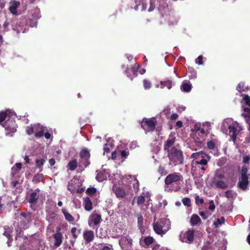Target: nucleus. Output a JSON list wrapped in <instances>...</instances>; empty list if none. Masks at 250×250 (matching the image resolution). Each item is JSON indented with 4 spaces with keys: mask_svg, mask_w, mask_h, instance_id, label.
Listing matches in <instances>:
<instances>
[{
    "mask_svg": "<svg viewBox=\"0 0 250 250\" xmlns=\"http://www.w3.org/2000/svg\"><path fill=\"white\" fill-rule=\"evenodd\" d=\"M153 228L156 233L163 235L170 229V221L165 218H161L154 222Z\"/></svg>",
    "mask_w": 250,
    "mask_h": 250,
    "instance_id": "1",
    "label": "nucleus"
},
{
    "mask_svg": "<svg viewBox=\"0 0 250 250\" xmlns=\"http://www.w3.org/2000/svg\"><path fill=\"white\" fill-rule=\"evenodd\" d=\"M167 152V157L170 162H172L175 165L177 163L182 164L184 161V156L183 151L177 148L175 146H173L170 150Z\"/></svg>",
    "mask_w": 250,
    "mask_h": 250,
    "instance_id": "2",
    "label": "nucleus"
},
{
    "mask_svg": "<svg viewBox=\"0 0 250 250\" xmlns=\"http://www.w3.org/2000/svg\"><path fill=\"white\" fill-rule=\"evenodd\" d=\"M249 168L246 166L242 167L240 171V176L238 183V187L242 190H245L249 184V177L250 174H248Z\"/></svg>",
    "mask_w": 250,
    "mask_h": 250,
    "instance_id": "3",
    "label": "nucleus"
},
{
    "mask_svg": "<svg viewBox=\"0 0 250 250\" xmlns=\"http://www.w3.org/2000/svg\"><path fill=\"white\" fill-rule=\"evenodd\" d=\"M90 156L87 148L83 149L79 153V167L83 169L87 167L90 164Z\"/></svg>",
    "mask_w": 250,
    "mask_h": 250,
    "instance_id": "4",
    "label": "nucleus"
},
{
    "mask_svg": "<svg viewBox=\"0 0 250 250\" xmlns=\"http://www.w3.org/2000/svg\"><path fill=\"white\" fill-rule=\"evenodd\" d=\"M157 125L155 118H144L141 123V127L146 131H153Z\"/></svg>",
    "mask_w": 250,
    "mask_h": 250,
    "instance_id": "5",
    "label": "nucleus"
},
{
    "mask_svg": "<svg viewBox=\"0 0 250 250\" xmlns=\"http://www.w3.org/2000/svg\"><path fill=\"white\" fill-rule=\"evenodd\" d=\"M183 176L178 172H174L168 174L165 180V183L166 185H169L173 183H177L180 181H182Z\"/></svg>",
    "mask_w": 250,
    "mask_h": 250,
    "instance_id": "6",
    "label": "nucleus"
},
{
    "mask_svg": "<svg viewBox=\"0 0 250 250\" xmlns=\"http://www.w3.org/2000/svg\"><path fill=\"white\" fill-rule=\"evenodd\" d=\"M2 126L7 131L10 133L15 132L17 131V128L18 127L15 121L13 119H7L6 121L3 123Z\"/></svg>",
    "mask_w": 250,
    "mask_h": 250,
    "instance_id": "7",
    "label": "nucleus"
},
{
    "mask_svg": "<svg viewBox=\"0 0 250 250\" xmlns=\"http://www.w3.org/2000/svg\"><path fill=\"white\" fill-rule=\"evenodd\" d=\"M195 231L193 229H190L186 233L181 234L180 238L183 242L186 243H191L193 242L194 238Z\"/></svg>",
    "mask_w": 250,
    "mask_h": 250,
    "instance_id": "8",
    "label": "nucleus"
},
{
    "mask_svg": "<svg viewBox=\"0 0 250 250\" xmlns=\"http://www.w3.org/2000/svg\"><path fill=\"white\" fill-rule=\"evenodd\" d=\"M102 221V217L100 214L93 212L88 219V225L90 226H97Z\"/></svg>",
    "mask_w": 250,
    "mask_h": 250,
    "instance_id": "9",
    "label": "nucleus"
},
{
    "mask_svg": "<svg viewBox=\"0 0 250 250\" xmlns=\"http://www.w3.org/2000/svg\"><path fill=\"white\" fill-rule=\"evenodd\" d=\"M112 190L117 198H124L126 196L125 189L116 184L113 186Z\"/></svg>",
    "mask_w": 250,
    "mask_h": 250,
    "instance_id": "10",
    "label": "nucleus"
},
{
    "mask_svg": "<svg viewBox=\"0 0 250 250\" xmlns=\"http://www.w3.org/2000/svg\"><path fill=\"white\" fill-rule=\"evenodd\" d=\"M83 237L86 244L93 241L94 239V231L91 230H86L84 231L83 233Z\"/></svg>",
    "mask_w": 250,
    "mask_h": 250,
    "instance_id": "11",
    "label": "nucleus"
},
{
    "mask_svg": "<svg viewBox=\"0 0 250 250\" xmlns=\"http://www.w3.org/2000/svg\"><path fill=\"white\" fill-rule=\"evenodd\" d=\"M40 191V190L39 188H37L29 194L27 200L30 204H34L37 203L39 199L38 193H39Z\"/></svg>",
    "mask_w": 250,
    "mask_h": 250,
    "instance_id": "12",
    "label": "nucleus"
},
{
    "mask_svg": "<svg viewBox=\"0 0 250 250\" xmlns=\"http://www.w3.org/2000/svg\"><path fill=\"white\" fill-rule=\"evenodd\" d=\"M176 138L175 137H172L171 138H168L166 141L165 142L164 144V150L168 152L170 150V148H172L175 142Z\"/></svg>",
    "mask_w": 250,
    "mask_h": 250,
    "instance_id": "13",
    "label": "nucleus"
},
{
    "mask_svg": "<svg viewBox=\"0 0 250 250\" xmlns=\"http://www.w3.org/2000/svg\"><path fill=\"white\" fill-rule=\"evenodd\" d=\"M127 180H130L129 182L133 185V188L135 190H138L139 188V182L134 176L128 175L125 176Z\"/></svg>",
    "mask_w": 250,
    "mask_h": 250,
    "instance_id": "14",
    "label": "nucleus"
},
{
    "mask_svg": "<svg viewBox=\"0 0 250 250\" xmlns=\"http://www.w3.org/2000/svg\"><path fill=\"white\" fill-rule=\"evenodd\" d=\"M53 237L55 239L54 246L56 248L59 247L62 242V234L58 231L53 235Z\"/></svg>",
    "mask_w": 250,
    "mask_h": 250,
    "instance_id": "15",
    "label": "nucleus"
},
{
    "mask_svg": "<svg viewBox=\"0 0 250 250\" xmlns=\"http://www.w3.org/2000/svg\"><path fill=\"white\" fill-rule=\"evenodd\" d=\"M228 129L229 130V135L231 137L232 141L235 143L236 137L238 134V131L236 128L233 125H229L228 127Z\"/></svg>",
    "mask_w": 250,
    "mask_h": 250,
    "instance_id": "16",
    "label": "nucleus"
},
{
    "mask_svg": "<svg viewBox=\"0 0 250 250\" xmlns=\"http://www.w3.org/2000/svg\"><path fill=\"white\" fill-rule=\"evenodd\" d=\"M82 229H77L76 227H73L71 229V232L72 234L73 238L74 239V240H71L70 241V243L72 246L74 245L75 240L78 238L79 235L81 233Z\"/></svg>",
    "mask_w": 250,
    "mask_h": 250,
    "instance_id": "17",
    "label": "nucleus"
},
{
    "mask_svg": "<svg viewBox=\"0 0 250 250\" xmlns=\"http://www.w3.org/2000/svg\"><path fill=\"white\" fill-rule=\"evenodd\" d=\"M201 223L202 221L198 215L193 214L191 215L190 220V224L191 226H199L201 225Z\"/></svg>",
    "mask_w": 250,
    "mask_h": 250,
    "instance_id": "18",
    "label": "nucleus"
},
{
    "mask_svg": "<svg viewBox=\"0 0 250 250\" xmlns=\"http://www.w3.org/2000/svg\"><path fill=\"white\" fill-rule=\"evenodd\" d=\"M11 5L9 7L10 12L13 15L17 14V8L20 5V2L18 1L13 0L10 2Z\"/></svg>",
    "mask_w": 250,
    "mask_h": 250,
    "instance_id": "19",
    "label": "nucleus"
},
{
    "mask_svg": "<svg viewBox=\"0 0 250 250\" xmlns=\"http://www.w3.org/2000/svg\"><path fill=\"white\" fill-rule=\"evenodd\" d=\"M22 164L21 163H16L12 167L11 175L15 177L21 169Z\"/></svg>",
    "mask_w": 250,
    "mask_h": 250,
    "instance_id": "20",
    "label": "nucleus"
},
{
    "mask_svg": "<svg viewBox=\"0 0 250 250\" xmlns=\"http://www.w3.org/2000/svg\"><path fill=\"white\" fill-rule=\"evenodd\" d=\"M62 211L64 216L65 219L69 223L74 225L75 224L74 217L72 215H71L65 209H62Z\"/></svg>",
    "mask_w": 250,
    "mask_h": 250,
    "instance_id": "21",
    "label": "nucleus"
},
{
    "mask_svg": "<svg viewBox=\"0 0 250 250\" xmlns=\"http://www.w3.org/2000/svg\"><path fill=\"white\" fill-rule=\"evenodd\" d=\"M212 186H214L216 188L225 189L228 187V185L223 181L218 180L212 182Z\"/></svg>",
    "mask_w": 250,
    "mask_h": 250,
    "instance_id": "22",
    "label": "nucleus"
},
{
    "mask_svg": "<svg viewBox=\"0 0 250 250\" xmlns=\"http://www.w3.org/2000/svg\"><path fill=\"white\" fill-rule=\"evenodd\" d=\"M83 205L86 211H90L92 209V203L89 197L83 198Z\"/></svg>",
    "mask_w": 250,
    "mask_h": 250,
    "instance_id": "23",
    "label": "nucleus"
},
{
    "mask_svg": "<svg viewBox=\"0 0 250 250\" xmlns=\"http://www.w3.org/2000/svg\"><path fill=\"white\" fill-rule=\"evenodd\" d=\"M12 231L10 230L5 229L3 233V235L7 238V241L6 243L8 247L11 246V243L13 241L12 236L11 235Z\"/></svg>",
    "mask_w": 250,
    "mask_h": 250,
    "instance_id": "24",
    "label": "nucleus"
},
{
    "mask_svg": "<svg viewBox=\"0 0 250 250\" xmlns=\"http://www.w3.org/2000/svg\"><path fill=\"white\" fill-rule=\"evenodd\" d=\"M79 164L78 163L77 160L76 159H73L69 162L67 167L70 170L74 171L77 168Z\"/></svg>",
    "mask_w": 250,
    "mask_h": 250,
    "instance_id": "25",
    "label": "nucleus"
},
{
    "mask_svg": "<svg viewBox=\"0 0 250 250\" xmlns=\"http://www.w3.org/2000/svg\"><path fill=\"white\" fill-rule=\"evenodd\" d=\"M191 84L189 83L183 82L181 86V89L182 91L188 92L191 89Z\"/></svg>",
    "mask_w": 250,
    "mask_h": 250,
    "instance_id": "26",
    "label": "nucleus"
},
{
    "mask_svg": "<svg viewBox=\"0 0 250 250\" xmlns=\"http://www.w3.org/2000/svg\"><path fill=\"white\" fill-rule=\"evenodd\" d=\"M144 241L146 247L148 248L154 243L155 240L152 237L148 236L145 238Z\"/></svg>",
    "mask_w": 250,
    "mask_h": 250,
    "instance_id": "27",
    "label": "nucleus"
},
{
    "mask_svg": "<svg viewBox=\"0 0 250 250\" xmlns=\"http://www.w3.org/2000/svg\"><path fill=\"white\" fill-rule=\"evenodd\" d=\"M236 89L240 93L245 92L247 91L248 87L245 85V83L243 82L240 83L236 87Z\"/></svg>",
    "mask_w": 250,
    "mask_h": 250,
    "instance_id": "28",
    "label": "nucleus"
},
{
    "mask_svg": "<svg viewBox=\"0 0 250 250\" xmlns=\"http://www.w3.org/2000/svg\"><path fill=\"white\" fill-rule=\"evenodd\" d=\"M20 215L22 216L24 218L25 221H26L28 223L31 222L32 215L31 213L23 212L21 213Z\"/></svg>",
    "mask_w": 250,
    "mask_h": 250,
    "instance_id": "29",
    "label": "nucleus"
},
{
    "mask_svg": "<svg viewBox=\"0 0 250 250\" xmlns=\"http://www.w3.org/2000/svg\"><path fill=\"white\" fill-rule=\"evenodd\" d=\"M43 179V175L42 174L38 173L33 178V181L36 183H39Z\"/></svg>",
    "mask_w": 250,
    "mask_h": 250,
    "instance_id": "30",
    "label": "nucleus"
},
{
    "mask_svg": "<svg viewBox=\"0 0 250 250\" xmlns=\"http://www.w3.org/2000/svg\"><path fill=\"white\" fill-rule=\"evenodd\" d=\"M225 219L224 217H221V218L217 219L216 221L213 223V225L215 228H217L219 225L224 223Z\"/></svg>",
    "mask_w": 250,
    "mask_h": 250,
    "instance_id": "31",
    "label": "nucleus"
},
{
    "mask_svg": "<svg viewBox=\"0 0 250 250\" xmlns=\"http://www.w3.org/2000/svg\"><path fill=\"white\" fill-rule=\"evenodd\" d=\"M160 83L162 86L167 87L168 89L172 87V82L170 80L161 81Z\"/></svg>",
    "mask_w": 250,
    "mask_h": 250,
    "instance_id": "32",
    "label": "nucleus"
},
{
    "mask_svg": "<svg viewBox=\"0 0 250 250\" xmlns=\"http://www.w3.org/2000/svg\"><path fill=\"white\" fill-rule=\"evenodd\" d=\"M7 116V111L0 112V125H3L4 121L6 119Z\"/></svg>",
    "mask_w": 250,
    "mask_h": 250,
    "instance_id": "33",
    "label": "nucleus"
},
{
    "mask_svg": "<svg viewBox=\"0 0 250 250\" xmlns=\"http://www.w3.org/2000/svg\"><path fill=\"white\" fill-rule=\"evenodd\" d=\"M136 200L137 203L138 205H141L145 202V198L144 196L140 195L139 196H135L134 198V200Z\"/></svg>",
    "mask_w": 250,
    "mask_h": 250,
    "instance_id": "34",
    "label": "nucleus"
},
{
    "mask_svg": "<svg viewBox=\"0 0 250 250\" xmlns=\"http://www.w3.org/2000/svg\"><path fill=\"white\" fill-rule=\"evenodd\" d=\"M97 192V189L95 188H89L86 189V193L89 196H92Z\"/></svg>",
    "mask_w": 250,
    "mask_h": 250,
    "instance_id": "35",
    "label": "nucleus"
},
{
    "mask_svg": "<svg viewBox=\"0 0 250 250\" xmlns=\"http://www.w3.org/2000/svg\"><path fill=\"white\" fill-rule=\"evenodd\" d=\"M158 171L161 175H166L168 173L166 170L165 167L162 166L159 167Z\"/></svg>",
    "mask_w": 250,
    "mask_h": 250,
    "instance_id": "36",
    "label": "nucleus"
},
{
    "mask_svg": "<svg viewBox=\"0 0 250 250\" xmlns=\"http://www.w3.org/2000/svg\"><path fill=\"white\" fill-rule=\"evenodd\" d=\"M143 85L145 89H150L151 86V83L149 81L145 79L143 81Z\"/></svg>",
    "mask_w": 250,
    "mask_h": 250,
    "instance_id": "37",
    "label": "nucleus"
},
{
    "mask_svg": "<svg viewBox=\"0 0 250 250\" xmlns=\"http://www.w3.org/2000/svg\"><path fill=\"white\" fill-rule=\"evenodd\" d=\"M194 139L195 140V146L198 147V148H201L203 146V142L200 140L198 137L194 138Z\"/></svg>",
    "mask_w": 250,
    "mask_h": 250,
    "instance_id": "38",
    "label": "nucleus"
},
{
    "mask_svg": "<svg viewBox=\"0 0 250 250\" xmlns=\"http://www.w3.org/2000/svg\"><path fill=\"white\" fill-rule=\"evenodd\" d=\"M149 5L148 11L150 12L153 11L155 8V0H149Z\"/></svg>",
    "mask_w": 250,
    "mask_h": 250,
    "instance_id": "39",
    "label": "nucleus"
},
{
    "mask_svg": "<svg viewBox=\"0 0 250 250\" xmlns=\"http://www.w3.org/2000/svg\"><path fill=\"white\" fill-rule=\"evenodd\" d=\"M182 201L183 204L185 206H188V207H190L191 206L190 199L189 198H188V197L184 198L182 200Z\"/></svg>",
    "mask_w": 250,
    "mask_h": 250,
    "instance_id": "40",
    "label": "nucleus"
},
{
    "mask_svg": "<svg viewBox=\"0 0 250 250\" xmlns=\"http://www.w3.org/2000/svg\"><path fill=\"white\" fill-rule=\"evenodd\" d=\"M199 156L200 158H202V159H207V160H210L211 157L208 155L205 152L202 151H199Z\"/></svg>",
    "mask_w": 250,
    "mask_h": 250,
    "instance_id": "41",
    "label": "nucleus"
},
{
    "mask_svg": "<svg viewBox=\"0 0 250 250\" xmlns=\"http://www.w3.org/2000/svg\"><path fill=\"white\" fill-rule=\"evenodd\" d=\"M209 160H207V159H202L200 161H196L195 163L198 165H201L203 166H206L208 164V162Z\"/></svg>",
    "mask_w": 250,
    "mask_h": 250,
    "instance_id": "42",
    "label": "nucleus"
},
{
    "mask_svg": "<svg viewBox=\"0 0 250 250\" xmlns=\"http://www.w3.org/2000/svg\"><path fill=\"white\" fill-rule=\"evenodd\" d=\"M45 160L42 159H37L36 161V163L38 167L41 168L42 167V166L44 165L45 162Z\"/></svg>",
    "mask_w": 250,
    "mask_h": 250,
    "instance_id": "43",
    "label": "nucleus"
},
{
    "mask_svg": "<svg viewBox=\"0 0 250 250\" xmlns=\"http://www.w3.org/2000/svg\"><path fill=\"white\" fill-rule=\"evenodd\" d=\"M243 100L246 104L250 107V97L248 95H244Z\"/></svg>",
    "mask_w": 250,
    "mask_h": 250,
    "instance_id": "44",
    "label": "nucleus"
},
{
    "mask_svg": "<svg viewBox=\"0 0 250 250\" xmlns=\"http://www.w3.org/2000/svg\"><path fill=\"white\" fill-rule=\"evenodd\" d=\"M215 146V143L213 141H210L207 143V147L209 149L213 150Z\"/></svg>",
    "mask_w": 250,
    "mask_h": 250,
    "instance_id": "45",
    "label": "nucleus"
},
{
    "mask_svg": "<svg viewBox=\"0 0 250 250\" xmlns=\"http://www.w3.org/2000/svg\"><path fill=\"white\" fill-rule=\"evenodd\" d=\"M44 129L42 128L41 130L38 132L35 133V136L37 138H40L44 135Z\"/></svg>",
    "mask_w": 250,
    "mask_h": 250,
    "instance_id": "46",
    "label": "nucleus"
},
{
    "mask_svg": "<svg viewBox=\"0 0 250 250\" xmlns=\"http://www.w3.org/2000/svg\"><path fill=\"white\" fill-rule=\"evenodd\" d=\"M142 1H143V0H135V5L134 7L135 10L137 11L139 10V7Z\"/></svg>",
    "mask_w": 250,
    "mask_h": 250,
    "instance_id": "47",
    "label": "nucleus"
},
{
    "mask_svg": "<svg viewBox=\"0 0 250 250\" xmlns=\"http://www.w3.org/2000/svg\"><path fill=\"white\" fill-rule=\"evenodd\" d=\"M199 215L204 220L207 219L209 216V214L208 212H204V211L199 212Z\"/></svg>",
    "mask_w": 250,
    "mask_h": 250,
    "instance_id": "48",
    "label": "nucleus"
},
{
    "mask_svg": "<svg viewBox=\"0 0 250 250\" xmlns=\"http://www.w3.org/2000/svg\"><path fill=\"white\" fill-rule=\"evenodd\" d=\"M67 189H68V190H69V191H70L71 192H73L74 191L75 188H74V184H73L72 180L69 182Z\"/></svg>",
    "mask_w": 250,
    "mask_h": 250,
    "instance_id": "49",
    "label": "nucleus"
},
{
    "mask_svg": "<svg viewBox=\"0 0 250 250\" xmlns=\"http://www.w3.org/2000/svg\"><path fill=\"white\" fill-rule=\"evenodd\" d=\"M143 217L141 215H140L137 218V222L139 227H141L143 226Z\"/></svg>",
    "mask_w": 250,
    "mask_h": 250,
    "instance_id": "50",
    "label": "nucleus"
},
{
    "mask_svg": "<svg viewBox=\"0 0 250 250\" xmlns=\"http://www.w3.org/2000/svg\"><path fill=\"white\" fill-rule=\"evenodd\" d=\"M223 179L224 178V174L221 171H218L215 174V178Z\"/></svg>",
    "mask_w": 250,
    "mask_h": 250,
    "instance_id": "51",
    "label": "nucleus"
},
{
    "mask_svg": "<svg viewBox=\"0 0 250 250\" xmlns=\"http://www.w3.org/2000/svg\"><path fill=\"white\" fill-rule=\"evenodd\" d=\"M26 132L28 135H31L34 133V129L32 127L27 126L26 129Z\"/></svg>",
    "mask_w": 250,
    "mask_h": 250,
    "instance_id": "52",
    "label": "nucleus"
},
{
    "mask_svg": "<svg viewBox=\"0 0 250 250\" xmlns=\"http://www.w3.org/2000/svg\"><path fill=\"white\" fill-rule=\"evenodd\" d=\"M250 160V155H245L243 158V162L245 164H249Z\"/></svg>",
    "mask_w": 250,
    "mask_h": 250,
    "instance_id": "53",
    "label": "nucleus"
},
{
    "mask_svg": "<svg viewBox=\"0 0 250 250\" xmlns=\"http://www.w3.org/2000/svg\"><path fill=\"white\" fill-rule=\"evenodd\" d=\"M120 154L122 157L125 158L129 155V151H126L125 150L120 151Z\"/></svg>",
    "mask_w": 250,
    "mask_h": 250,
    "instance_id": "54",
    "label": "nucleus"
},
{
    "mask_svg": "<svg viewBox=\"0 0 250 250\" xmlns=\"http://www.w3.org/2000/svg\"><path fill=\"white\" fill-rule=\"evenodd\" d=\"M195 202L197 204H202L204 203V200L202 198H200L199 196H197L195 197Z\"/></svg>",
    "mask_w": 250,
    "mask_h": 250,
    "instance_id": "55",
    "label": "nucleus"
},
{
    "mask_svg": "<svg viewBox=\"0 0 250 250\" xmlns=\"http://www.w3.org/2000/svg\"><path fill=\"white\" fill-rule=\"evenodd\" d=\"M203 57L202 55L198 56V57L196 59V62L198 63L199 65L202 64L203 63Z\"/></svg>",
    "mask_w": 250,
    "mask_h": 250,
    "instance_id": "56",
    "label": "nucleus"
},
{
    "mask_svg": "<svg viewBox=\"0 0 250 250\" xmlns=\"http://www.w3.org/2000/svg\"><path fill=\"white\" fill-rule=\"evenodd\" d=\"M215 208V206L214 204L213 201L211 200L209 202V206L208 209L211 210H214Z\"/></svg>",
    "mask_w": 250,
    "mask_h": 250,
    "instance_id": "57",
    "label": "nucleus"
},
{
    "mask_svg": "<svg viewBox=\"0 0 250 250\" xmlns=\"http://www.w3.org/2000/svg\"><path fill=\"white\" fill-rule=\"evenodd\" d=\"M19 184V181L18 180H15V181H12L11 182V187L14 188H15L17 185H18Z\"/></svg>",
    "mask_w": 250,
    "mask_h": 250,
    "instance_id": "58",
    "label": "nucleus"
},
{
    "mask_svg": "<svg viewBox=\"0 0 250 250\" xmlns=\"http://www.w3.org/2000/svg\"><path fill=\"white\" fill-rule=\"evenodd\" d=\"M191 158L194 159H197L200 158L199 152L196 153H193L191 156Z\"/></svg>",
    "mask_w": 250,
    "mask_h": 250,
    "instance_id": "59",
    "label": "nucleus"
},
{
    "mask_svg": "<svg viewBox=\"0 0 250 250\" xmlns=\"http://www.w3.org/2000/svg\"><path fill=\"white\" fill-rule=\"evenodd\" d=\"M142 9L141 11H143L147 9V3L144 0L142 1Z\"/></svg>",
    "mask_w": 250,
    "mask_h": 250,
    "instance_id": "60",
    "label": "nucleus"
},
{
    "mask_svg": "<svg viewBox=\"0 0 250 250\" xmlns=\"http://www.w3.org/2000/svg\"><path fill=\"white\" fill-rule=\"evenodd\" d=\"M178 118V115L177 113H173L170 116V119L172 120H175Z\"/></svg>",
    "mask_w": 250,
    "mask_h": 250,
    "instance_id": "61",
    "label": "nucleus"
},
{
    "mask_svg": "<svg viewBox=\"0 0 250 250\" xmlns=\"http://www.w3.org/2000/svg\"><path fill=\"white\" fill-rule=\"evenodd\" d=\"M225 196L227 198H230V195L231 193V190H228L225 192Z\"/></svg>",
    "mask_w": 250,
    "mask_h": 250,
    "instance_id": "62",
    "label": "nucleus"
},
{
    "mask_svg": "<svg viewBox=\"0 0 250 250\" xmlns=\"http://www.w3.org/2000/svg\"><path fill=\"white\" fill-rule=\"evenodd\" d=\"M6 1L4 0H0V9H3L5 5Z\"/></svg>",
    "mask_w": 250,
    "mask_h": 250,
    "instance_id": "63",
    "label": "nucleus"
},
{
    "mask_svg": "<svg viewBox=\"0 0 250 250\" xmlns=\"http://www.w3.org/2000/svg\"><path fill=\"white\" fill-rule=\"evenodd\" d=\"M176 126L179 128H181L183 126V123L180 121H178L176 123Z\"/></svg>",
    "mask_w": 250,
    "mask_h": 250,
    "instance_id": "64",
    "label": "nucleus"
}]
</instances>
